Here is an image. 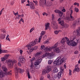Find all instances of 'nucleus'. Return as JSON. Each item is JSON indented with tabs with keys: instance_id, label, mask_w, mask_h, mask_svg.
<instances>
[{
	"instance_id": "nucleus-1",
	"label": "nucleus",
	"mask_w": 80,
	"mask_h": 80,
	"mask_svg": "<svg viewBox=\"0 0 80 80\" xmlns=\"http://www.w3.org/2000/svg\"><path fill=\"white\" fill-rule=\"evenodd\" d=\"M58 46V43H56L53 47H50L49 46L45 48V51L46 52H50L52 50V51L51 52L52 54H55L56 53H60V50L58 49V48L57 47Z\"/></svg>"
},
{
	"instance_id": "nucleus-2",
	"label": "nucleus",
	"mask_w": 80,
	"mask_h": 80,
	"mask_svg": "<svg viewBox=\"0 0 80 80\" xmlns=\"http://www.w3.org/2000/svg\"><path fill=\"white\" fill-rule=\"evenodd\" d=\"M65 62V58H63L61 59V57L57 58L53 62V64L55 65H60L62 63Z\"/></svg>"
},
{
	"instance_id": "nucleus-3",
	"label": "nucleus",
	"mask_w": 80,
	"mask_h": 80,
	"mask_svg": "<svg viewBox=\"0 0 80 80\" xmlns=\"http://www.w3.org/2000/svg\"><path fill=\"white\" fill-rule=\"evenodd\" d=\"M14 71L15 76L16 78H17L18 77V72L20 73H22L24 72V70L23 69H22L21 68H19L18 69L17 65H15Z\"/></svg>"
},
{
	"instance_id": "nucleus-4",
	"label": "nucleus",
	"mask_w": 80,
	"mask_h": 80,
	"mask_svg": "<svg viewBox=\"0 0 80 80\" xmlns=\"http://www.w3.org/2000/svg\"><path fill=\"white\" fill-rule=\"evenodd\" d=\"M66 43L68 45L72 46V47H75V46L77 45V43L74 41L72 40H70V41L69 39L67 37H66Z\"/></svg>"
},
{
	"instance_id": "nucleus-5",
	"label": "nucleus",
	"mask_w": 80,
	"mask_h": 80,
	"mask_svg": "<svg viewBox=\"0 0 80 80\" xmlns=\"http://www.w3.org/2000/svg\"><path fill=\"white\" fill-rule=\"evenodd\" d=\"M73 34L71 36L70 38V40H74L76 42H78V40L76 39V37H77V32L76 31H74L73 32Z\"/></svg>"
},
{
	"instance_id": "nucleus-6",
	"label": "nucleus",
	"mask_w": 80,
	"mask_h": 80,
	"mask_svg": "<svg viewBox=\"0 0 80 80\" xmlns=\"http://www.w3.org/2000/svg\"><path fill=\"white\" fill-rule=\"evenodd\" d=\"M54 12L56 13H58L60 18L62 19H65V14H63V12L60 11L58 10H54Z\"/></svg>"
},
{
	"instance_id": "nucleus-7",
	"label": "nucleus",
	"mask_w": 80,
	"mask_h": 80,
	"mask_svg": "<svg viewBox=\"0 0 80 80\" xmlns=\"http://www.w3.org/2000/svg\"><path fill=\"white\" fill-rule=\"evenodd\" d=\"M6 62L9 63L10 67H12L13 66L14 63H15L17 62L16 60L14 59H9L6 61Z\"/></svg>"
},
{
	"instance_id": "nucleus-8",
	"label": "nucleus",
	"mask_w": 80,
	"mask_h": 80,
	"mask_svg": "<svg viewBox=\"0 0 80 80\" xmlns=\"http://www.w3.org/2000/svg\"><path fill=\"white\" fill-rule=\"evenodd\" d=\"M2 68L3 69V73L4 75H12V71H10V72H7V68L6 67H2Z\"/></svg>"
},
{
	"instance_id": "nucleus-9",
	"label": "nucleus",
	"mask_w": 80,
	"mask_h": 80,
	"mask_svg": "<svg viewBox=\"0 0 80 80\" xmlns=\"http://www.w3.org/2000/svg\"><path fill=\"white\" fill-rule=\"evenodd\" d=\"M80 19H78L73 21V26H75L77 25H80Z\"/></svg>"
},
{
	"instance_id": "nucleus-10",
	"label": "nucleus",
	"mask_w": 80,
	"mask_h": 80,
	"mask_svg": "<svg viewBox=\"0 0 80 80\" xmlns=\"http://www.w3.org/2000/svg\"><path fill=\"white\" fill-rule=\"evenodd\" d=\"M42 60V59L40 58H36V62H35V65H39L40 63H41V62Z\"/></svg>"
},
{
	"instance_id": "nucleus-11",
	"label": "nucleus",
	"mask_w": 80,
	"mask_h": 80,
	"mask_svg": "<svg viewBox=\"0 0 80 80\" xmlns=\"http://www.w3.org/2000/svg\"><path fill=\"white\" fill-rule=\"evenodd\" d=\"M66 18L69 21H73V20H75V17L72 15H70L69 17H66Z\"/></svg>"
},
{
	"instance_id": "nucleus-12",
	"label": "nucleus",
	"mask_w": 80,
	"mask_h": 80,
	"mask_svg": "<svg viewBox=\"0 0 80 80\" xmlns=\"http://www.w3.org/2000/svg\"><path fill=\"white\" fill-rule=\"evenodd\" d=\"M19 60L21 63H24L26 62V60L24 57L22 56H20L19 57Z\"/></svg>"
},
{
	"instance_id": "nucleus-13",
	"label": "nucleus",
	"mask_w": 80,
	"mask_h": 80,
	"mask_svg": "<svg viewBox=\"0 0 80 80\" xmlns=\"http://www.w3.org/2000/svg\"><path fill=\"white\" fill-rule=\"evenodd\" d=\"M34 67V65H33V63H31V65L30 66V70L31 71L32 73H33L34 72H35L36 71Z\"/></svg>"
},
{
	"instance_id": "nucleus-14",
	"label": "nucleus",
	"mask_w": 80,
	"mask_h": 80,
	"mask_svg": "<svg viewBox=\"0 0 80 80\" xmlns=\"http://www.w3.org/2000/svg\"><path fill=\"white\" fill-rule=\"evenodd\" d=\"M35 45V42L32 41L30 42L28 45H27V47H28V48H30L31 47H33Z\"/></svg>"
},
{
	"instance_id": "nucleus-15",
	"label": "nucleus",
	"mask_w": 80,
	"mask_h": 80,
	"mask_svg": "<svg viewBox=\"0 0 80 80\" xmlns=\"http://www.w3.org/2000/svg\"><path fill=\"white\" fill-rule=\"evenodd\" d=\"M52 53H50L49 52H48V56H47V58H49V59H52V58H53V56L54 55V54Z\"/></svg>"
},
{
	"instance_id": "nucleus-16",
	"label": "nucleus",
	"mask_w": 80,
	"mask_h": 80,
	"mask_svg": "<svg viewBox=\"0 0 80 80\" xmlns=\"http://www.w3.org/2000/svg\"><path fill=\"white\" fill-rule=\"evenodd\" d=\"M46 32L45 31H42L41 33V36L38 39V42L40 43V41H41V39L42 38V36L43 35H44L45 34Z\"/></svg>"
},
{
	"instance_id": "nucleus-17",
	"label": "nucleus",
	"mask_w": 80,
	"mask_h": 80,
	"mask_svg": "<svg viewBox=\"0 0 80 80\" xmlns=\"http://www.w3.org/2000/svg\"><path fill=\"white\" fill-rule=\"evenodd\" d=\"M65 18L64 19H62V18H59L58 21V22H59V24H60V25L62 26H63V24H64V21H63V20H62L61 21V19H62V20H64V19H65Z\"/></svg>"
},
{
	"instance_id": "nucleus-18",
	"label": "nucleus",
	"mask_w": 80,
	"mask_h": 80,
	"mask_svg": "<svg viewBox=\"0 0 80 80\" xmlns=\"http://www.w3.org/2000/svg\"><path fill=\"white\" fill-rule=\"evenodd\" d=\"M46 0H40L39 1V5L41 7H43L44 5V2H46Z\"/></svg>"
},
{
	"instance_id": "nucleus-19",
	"label": "nucleus",
	"mask_w": 80,
	"mask_h": 80,
	"mask_svg": "<svg viewBox=\"0 0 80 80\" xmlns=\"http://www.w3.org/2000/svg\"><path fill=\"white\" fill-rule=\"evenodd\" d=\"M35 4L32 2H30V8L31 9H35Z\"/></svg>"
},
{
	"instance_id": "nucleus-20",
	"label": "nucleus",
	"mask_w": 80,
	"mask_h": 80,
	"mask_svg": "<svg viewBox=\"0 0 80 80\" xmlns=\"http://www.w3.org/2000/svg\"><path fill=\"white\" fill-rule=\"evenodd\" d=\"M45 4L46 6H51V5H53V3L50 2H49L48 1H47V2H45Z\"/></svg>"
},
{
	"instance_id": "nucleus-21",
	"label": "nucleus",
	"mask_w": 80,
	"mask_h": 80,
	"mask_svg": "<svg viewBox=\"0 0 80 80\" xmlns=\"http://www.w3.org/2000/svg\"><path fill=\"white\" fill-rule=\"evenodd\" d=\"M52 23L53 25V28L54 29H57V27L56 26V22L55 21H52Z\"/></svg>"
},
{
	"instance_id": "nucleus-22",
	"label": "nucleus",
	"mask_w": 80,
	"mask_h": 80,
	"mask_svg": "<svg viewBox=\"0 0 80 80\" xmlns=\"http://www.w3.org/2000/svg\"><path fill=\"white\" fill-rule=\"evenodd\" d=\"M42 53V52L40 51L38 52H37L35 54V58H39V55Z\"/></svg>"
},
{
	"instance_id": "nucleus-23",
	"label": "nucleus",
	"mask_w": 80,
	"mask_h": 80,
	"mask_svg": "<svg viewBox=\"0 0 80 80\" xmlns=\"http://www.w3.org/2000/svg\"><path fill=\"white\" fill-rule=\"evenodd\" d=\"M62 26L63 28H67L68 27V26H69V25L66 23H64L63 26Z\"/></svg>"
},
{
	"instance_id": "nucleus-24",
	"label": "nucleus",
	"mask_w": 80,
	"mask_h": 80,
	"mask_svg": "<svg viewBox=\"0 0 80 80\" xmlns=\"http://www.w3.org/2000/svg\"><path fill=\"white\" fill-rule=\"evenodd\" d=\"M80 71V69H79V68H78V66H76L75 67V69H74L73 72H78Z\"/></svg>"
},
{
	"instance_id": "nucleus-25",
	"label": "nucleus",
	"mask_w": 80,
	"mask_h": 80,
	"mask_svg": "<svg viewBox=\"0 0 80 80\" xmlns=\"http://www.w3.org/2000/svg\"><path fill=\"white\" fill-rule=\"evenodd\" d=\"M4 76H5V74L3 73V72H2V70H0V77L1 78H3Z\"/></svg>"
},
{
	"instance_id": "nucleus-26",
	"label": "nucleus",
	"mask_w": 80,
	"mask_h": 80,
	"mask_svg": "<svg viewBox=\"0 0 80 80\" xmlns=\"http://www.w3.org/2000/svg\"><path fill=\"white\" fill-rule=\"evenodd\" d=\"M8 51L7 50H2V49H0V54H1L2 53H8Z\"/></svg>"
},
{
	"instance_id": "nucleus-27",
	"label": "nucleus",
	"mask_w": 80,
	"mask_h": 80,
	"mask_svg": "<svg viewBox=\"0 0 80 80\" xmlns=\"http://www.w3.org/2000/svg\"><path fill=\"white\" fill-rule=\"evenodd\" d=\"M49 25H50V23L48 22L47 23H46L45 26V30H47L48 28H49Z\"/></svg>"
},
{
	"instance_id": "nucleus-28",
	"label": "nucleus",
	"mask_w": 80,
	"mask_h": 80,
	"mask_svg": "<svg viewBox=\"0 0 80 80\" xmlns=\"http://www.w3.org/2000/svg\"><path fill=\"white\" fill-rule=\"evenodd\" d=\"M76 35L78 36V37H79L80 36V31H79L78 29H77L76 30Z\"/></svg>"
},
{
	"instance_id": "nucleus-29",
	"label": "nucleus",
	"mask_w": 80,
	"mask_h": 80,
	"mask_svg": "<svg viewBox=\"0 0 80 80\" xmlns=\"http://www.w3.org/2000/svg\"><path fill=\"white\" fill-rule=\"evenodd\" d=\"M53 73H57L58 72V69L57 68V67L53 69Z\"/></svg>"
},
{
	"instance_id": "nucleus-30",
	"label": "nucleus",
	"mask_w": 80,
	"mask_h": 80,
	"mask_svg": "<svg viewBox=\"0 0 80 80\" xmlns=\"http://www.w3.org/2000/svg\"><path fill=\"white\" fill-rule=\"evenodd\" d=\"M36 60V58H35V57H33L32 58H31L30 59V62H31V63H33V62H34V60Z\"/></svg>"
},
{
	"instance_id": "nucleus-31",
	"label": "nucleus",
	"mask_w": 80,
	"mask_h": 80,
	"mask_svg": "<svg viewBox=\"0 0 80 80\" xmlns=\"http://www.w3.org/2000/svg\"><path fill=\"white\" fill-rule=\"evenodd\" d=\"M9 56H10V55L8 54H5L4 56V58L6 60H7L8 58V57H9Z\"/></svg>"
},
{
	"instance_id": "nucleus-32",
	"label": "nucleus",
	"mask_w": 80,
	"mask_h": 80,
	"mask_svg": "<svg viewBox=\"0 0 80 80\" xmlns=\"http://www.w3.org/2000/svg\"><path fill=\"white\" fill-rule=\"evenodd\" d=\"M65 40H66V38H63L61 40V42L62 43V44H64L66 42Z\"/></svg>"
},
{
	"instance_id": "nucleus-33",
	"label": "nucleus",
	"mask_w": 80,
	"mask_h": 80,
	"mask_svg": "<svg viewBox=\"0 0 80 80\" xmlns=\"http://www.w3.org/2000/svg\"><path fill=\"white\" fill-rule=\"evenodd\" d=\"M51 68H52L51 67V66H48L46 69L48 71V72H50L51 71Z\"/></svg>"
},
{
	"instance_id": "nucleus-34",
	"label": "nucleus",
	"mask_w": 80,
	"mask_h": 80,
	"mask_svg": "<svg viewBox=\"0 0 80 80\" xmlns=\"http://www.w3.org/2000/svg\"><path fill=\"white\" fill-rule=\"evenodd\" d=\"M62 72H61L58 73L57 75V77L58 78H60V77H61V75H62Z\"/></svg>"
},
{
	"instance_id": "nucleus-35",
	"label": "nucleus",
	"mask_w": 80,
	"mask_h": 80,
	"mask_svg": "<svg viewBox=\"0 0 80 80\" xmlns=\"http://www.w3.org/2000/svg\"><path fill=\"white\" fill-rule=\"evenodd\" d=\"M45 48L44 45H42L41 47V49L42 50H44L45 51Z\"/></svg>"
},
{
	"instance_id": "nucleus-36",
	"label": "nucleus",
	"mask_w": 80,
	"mask_h": 80,
	"mask_svg": "<svg viewBox=\"0 0 80 80\" xmlns=\"http://www.w3.org/2000/svg\"><path fill=\"white\" fill-rule=\"evenodd\" d=\"M35 68L36 69H39L40 68V65H39V64L36 65H35Z\"/></svg>"
},
{
	"instance_id": "nucleus-37",
	"label": "nucleus",
	"mask_w": 80,
	"mask_h": 80,
	"mask_svg": "<svg viewBox=\"0 0 80 80\" xmlns=\"http://www.w3.org/2000/svg\"><path fill=\"white\" fill-rule=\"evenodd\" d=\"M59 32H62V30H59L58 31H54V33H55V34L57 35V34H58Z\"/></svg>"
},
{
	"instance_id": "nucleus-38",
	"label": "nucleus",
	"mask_w": 80,
	"mask_h": 80,
	"mask_svg": "<svg viewBox=\"0 0 80 80\" xmlns=\"http://www.w3.org/2000/svg\"><path fill=\"white\" fill-rule=\"evenodd\" d=\"M48 55V52L45 53L42 56V58H45V57H46L47 56V57Z\"/></svg>"
},
{
	"instance_id": "nucleus-39",
	"label": "nucleus",
	"mask_w": 80,
	"mask_h": 80,
	"mask_svg": "<svg viewBox=\"0 0 80 80\" xmlns=\"http://www.w3.org/2000/svg\"><path fill=\"white\" fill-rule=\"evenodd\" d=\"M52 63H53V61L52 60H49L48 61V63L49 65H50Z\"/></svg>"
},
{
	"instance_id": "nucleus-40",
	"label": "nucleus",
	"mask_w": 80,
	"mask_h": 80,
	"mask_svg": "<svg viewBox=\"0 0 80 80\" xmlns=\"http://www.w3.org/2000/svg\"><path fill=\"white\" fill-rule=\"evenodd\" d=\"M28 49L29 50L30 52H33V50H34L33 48L32 47L30 48H28Z\"/></svg>"
},
{
	"instance_id": "nucleus-41",
	"label": "nucleus",
	"mask_w": 80,
	"mask_h": 80,
	"mask_svg": "<svg viewBox=\"0 0 80 80\" xmlns=\"http://www.w3.org/2000/svg\"><path fill=\"white\" fill-rule=\"evenodd\" d=\"M1 32H3V33H6V30L4 28L1 29Z\"/></svg>"
},
{
	"instance_id": "nucleus-42",
	"label": "nucleus",
	"mask_w": 80,
	"mask_h": 80,
	"mask_svg": "<svg viewBox=\"0 0 80 80\" xmlns=\"http://www.w3.org/2000/svg\"><path fill=\"white\" fill-rule=\"evenodd\" d=\"M22 22H23V23L24 22V21L22 18H21V19H20L19 21V23L20 24H21V23H22Z\"/></svg>"
},
{
	"instance_id": "nucleus-43",
	"label": "nucleus",
	"mask_w": 80,
	"mask_h": 80,
	"mask_svg": "<svg viewBox=\"0 0 80 80\" xmlns=\"http://www.w3.org/2000/svg\"><path fill=\"white\" fill-rule=\"evenodd\" d=\"M74 9L75 12H77V13L78 12V11H79V9H78V8H75Z\"/></svg>"
},
{
	"instance_id": "nucleus-44",
	"label": "nucleus",
	"mask_w": 80,
	"mask_h": 80,
	"mask_svg": "<svg viewBox=\"0 0 80 80\" xmlns=\"http://www.w3.org/2000/svg\"><path fill=\"white\" fill-rule=\"evenodd\" d=\"M1 62H4L5 61V60H6V59H5V58L4 57L2 58H1Z\"/></svg>"
},
{
	"instance_id": "nucleus-45",
	"label": "nucleus",
	"mask_w": 80,
	"mask_h": 80,
	"mask_svg": "<svg viewBox=\"0 0 80 80\" xmlns=\"http://www.w3.org/2000/svg\"><path fill=\"white\" fill-rule=\"evenodd\" d=\"M1 38L2 39H4L5 38V34H2L1 36Z\"/></svg>"
},
{
	"instance_id": "nucleus-46",
	"label": "nucleus",
	"mask_w": 80,
	"mask_h": 80,
	"mask_svg": "<svg viewBox=\"0 0 80 80\" xmlns=\"http://www.w3.org/2000/svg\"><path fill=\"white\" fill-rule=\"evenodd\" d=\"M46 73H47V70L43 71L42 72V73L43 75H44V74H45Z\"/></svg>"
},
{
	"instance_id": "nucleus-47",
	"label": "nucleus",
	"mask_w": 80,
	"mask_h": 80,
	"mask_svg": "<svg viewBox=\"0 0 80 80\" xmlns=\"http://www.w3.org/2000/svg\"><path fill=\"white\" fill-rule=\"evenodd\" d=\"M28 78H30V72H28Z\"/></svg>"
},
{
	"instance_id": "nucleus-48",
	"label": "nucleus",
	"mask_w": 80,
	"mask_h": 80,
	"mask_svg": "<svg viewBox=\"0 0 80 80\" xmlns=\"http://www.w3.org/2000/svg\"><path fill=\"white\" fill-rule=\"evenodd\" d=\"M74 5H77L78 7L79 6V4L77 2H75L73 4Z\"/></svg>"
},
{
	"instance_id": "nucleus-49",
	"label": "nucleus",
	"mask_w": 80,
	"mask_h": 80,
	"mask_svg": "<svg viewBox=\"0 0 80 80\" xmlns=\"http://www.w3.org/2000/svg\"><path fill=\"white\" fill-rule=\"evenodd\" d=\"M33 2H34V3H35L36 5H37V3H38V2H37V1L36 0L35 1H33Z\"/></svg>"
},
{
	"instance_id": "nucleus-50",
	"label": "nucleus",
	"mask_w": 80,
	"mask_h": 80,
	"mask_svg": "<svg viewBox=\"0 0 80 80\" xmlns=\"http://www.w3.org/2000/svg\"><path fill=\"white\" fill-rule=\"evenodd\" d=\"M69 75H72V70L70 69H69Z\"/></svg>"
},
{
	"instance_id": "nucleus-51",
	"label": "nucleus",
	"mask_w": 80,
	"mask_h": 80,
	"mask_svg": "<svg viewBox=\"0 0 80 80\" xmlns=\"http://www.w3.org/2000/svg\"><path fill=\"white\" fill-rule=\"evenodd\" d=\"M34 28H32V29H31L30 31V32L31 33V32H33V30H34Z\"/></svg>"
},
{
	"instance_id": "nucleus-52",
	"label": "nucleus",
	"mask_w": 80,
	"mask_h": 80,
	"mask_svg": "<svg viewBox=\"0 0 80 80\" xmlns=\"http://www.w3.org/2000/svg\"><path fill=\"white\" fill-rule=\"evenodd\" d=\"M49 42L48 41V40L46 41L45 42H44V43L45 44V43H47L48 44L49 43Z\"/></svg>"
},
{
	"instance_id": "nucleus-53",
	"label": "nucleus",
	"mask_w": 80,
	"mask_h": 80,
	"mask_svg": "<svg viewBox=\"0 0 80 80\" xmlns=\"http://www.w3.org/2000/svg\"><path fill=\"white\" fill-rule=\"evenodd\" d=\"M38 41V40L35 39V41H33L35 43V44H36V43H38V42H37Z\"/></svg>"
},
{
	"instance_id": "nucleus-54",
	"label": "nucleus",
	"mask_w": 80,
	"mask_h": 80,
	"mask_svg": "<svg viewBox=\"0 0 80 80\" xmlns=\"http://www.w3.org/2000/svg\"><path fill=\"white\" fill-rule=\"evenodd\" d=\"M70 12H71V13L70 14V15H72V13H73V10H71Z\"/></svg>"
},
{
	"instance_id": "nucleus-55",
	"label": "nucleus",
	"mask_w": 80,
	"mask_h": 80,
	"mask_svg": "<svg viewBox=\"0 0 80 80\" xmlns=\"http://www.w3.org/2000/svg\"><path fill=\"white\" fill-rule=\"evenodd\" d=\"M55 18L54 17V15L52 14V20H54Z\"/></svg>"
},
{
	"instance_id": "nucleus-56",
	"label": "nucleus",
	"mask_w": 80,
	"mask_h": 80,
	"mask_svg": "<svg viewBox=\"0 0 80 80\" xmlns=\"http://www.w3.org/2000/svg\"><path fill=\"white\" fill-rule=\"evenodd\" d=\"M18 12H17V13H14L15 15H17L18 16H20V15H18Z\"/></svg>"
},
{
	"instance_id": "nucleus-57",
	"label": "nucleus",
	"mask_w": 80,
	"mask_h": 80,
	"mask_svg": "<svg viewBox=\"0 0 80 80\" xmlns=\"http://www.w3.org/2000/svg\"><path fill=\"white\" fill-rule=\"evenodd\" d=\"M63 9L62 10V12H65V9H64V7H63Z\"/></svg>"
},
{
	"instance_id": "nucleus-58",
	"label": "nucleus",
	"mask_w": 80,
	"mask_h": 80,
	"mask_svg": "<svg viewBox=\"0 0 80 80\" xmlns=\"http://www.w3.org/2000/svg\"><path fill=\"white\" fill-rule=\"evenodd\" d=\"M27 0H22L21 2L22 3H23L24 2H25V1Z\"/></svg>"
},
{
	"instance_id": "nucleus-59",
	"label": "nucleus",
	"mask_w": 80,
	"mask_h": 80,
	"mask_svg": "<svg viewBox=\"0 0 80 80\" xmlns=\"http://www.w3.org/2000/svg\"><path fill=\"white\" fill-rule=\"evenodd\" d=\"M18 66H19V67H21V64L20 63V62H18Z\"/></svg>"
},
{
	"instance_id": "nucleus-60",
	"label": "nucleus",
	"mask_w": 80,
	"mask_h": 80,
	"mask_svg": "<svg viewBox=\"0 0 80 80\" xmlns=\"http://www.w3.org/2000/svg\"><path fill=\"white\" fill-rule=\"evenodd\" d=\"M47 77L48 78H50V76L49 74H48L47 75Z\"/></svg>"
},
{
	"instance_id": "nucleus-61",
	"label": "nucleus",
	"mask_w": 80,
	"mask_h": 80,
	"mask_svg": "<svg viewBox=\"0 0 80 80\" xmlns=\"http://www.w3.org/2000/svg\"><path fill=\"white\" fill-rule=\"evenodd\" d=\"M20 54H22V53H23V51H22V50H20Z\"/></svg>"
},
{
	"instance_id": "nucleus-62",
	"label": "nucleus",
	"mask_w": 80,
	"mask_h": 80,
	"mask_svg": "<svg viewBox=\"0 0 80 80\" xmlns=\"http://www.w3.org/2000/svg\"><path fill=\"white\" fill-rule=\"evenodd\" d=\"M6 40H8V41H10V38H6Z\"/></svg>"
},
{
	"instance_id": "nucleus-63",
	"label": "nucleus",
	"mask_w": 80,
	"mask_h": 80,
	"mask_svg": "<svg viewBox=\"0 0 80 80\" xmlns=\"http://www.w3.org/2000/svg\"><path fill=\"white\" fill-rule=\"evenodd\" d=\"M40 80H43V77L42 76L41 78H40Z\"/></svg>"
},
{
	"instance_id": "nucleus-64",
	"label": "nucleus",
	"mask_w": 80,
	"mask_h": 80,
	"mask_svg": "<svg viewBox=\"0 0 80 80\" xmlns=\"http://www.w3.org/2000/svg\"><path fill=\"white\" fill-rule=\"evenodd\" d=\"M37 47H35L33 48L34 49V50H37Z\"/></svg>"
}]
</instances>
